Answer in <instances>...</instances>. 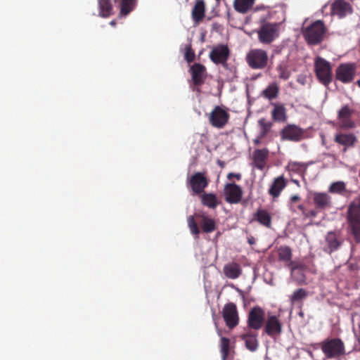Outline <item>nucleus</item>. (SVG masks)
Masks as SVG:
<instances>
[{
	"label": "nucleus",
	"mask_w": 360,
	"mask_h": 360,
	"mask_svg": "<svg viewBox=\"0 0 360 360\" xmlns=\"http://www.w3.org/2000/svg\"><path fill=\"white\" fill-rule=\"evenodd\" d=\"M326 31L323 22L318 20L303 30V36L308 44L317 45L323 40Z\"/></svg>",
	"instance_id": "1"
},
{
	"label": "nucleus",
	"mask_w": 360,
	"mask_h": 360,
	"mask_svg": "<svg viewBox=\"0 0 360 360\" xmlns=\"http://www.w3.org/2000/svg\"><path fill=\"white\" fill-rule=\"evenodd\" d=\"M321 349L328 359L337 358L345 354V344L340 338H327L321 342Z\"/></svg>",
	"instance_id": "2"
},
{
	"label": "nucleus",
	"mask_w": 360,
	"mask_h": 360,
	"mask_svg": "<svg viewBox=\"0 0 360 360\" xmlns=\"http://www.w3.org/2000/svg\"><path fill=\"white\" fill-rule=\"evenodd\" d=\"M245 60L249 67L252 70H262L268 65L269 56L266 51L254 49L249 51Z\"/></svg>",
	"instance_id": "3"
},
{
	"label": "nucleus",
	"mask_w": 360,
	"mask_h": 360,
	"mask_svg": "<svg viewBox=\"0 0 360 360\" xmlns=\"http://www.w3.org/2000/svg\"><path fill=\"white\" fill-rule=\"evenodd\" d=\"M280 24L265 22L257 31L259 41L269 44L279 36Z\"/></svg>",
	"instance_id": "4"
},
{
	"label": "nucleus",
	"mask_w": 360,
	"mask_h": 360,
	"mask_svg": "<svg viewBox=\"0 0 360 360\" xmlns=\"http://www.w3.org/2000/svg\"><path fill=\"white\" fill-rule=\"evenodd\" d=\"M316 75L319 82L325 86L332 81L331 66L329 62L321 57H317L314 62Z\"/></svg>",
	"instance_id": "5"
},
{
	"label": "nucleus",
	"mask_w": 360,
	"mask_h": 360,
	"mask_svg": "<svg viewBox=\"0 0 360 360\" xmlns=\"http://www.w3.org/2000/svg\"><path fill=\"white\" fill-rule=\"evenodd\" d=\"M222 317L226 326L233 329L239 323V315L237 306L233 302L226 303L222 309Z\"/></svg>",
	"instance_id": "6"
},
{
	"label": "nucleus",
	"mask_w": 360,
	"mask_h": 360,
	"mask_svg": "<svg viewBox=\"0 0 360 360\" xmlns=\"http://www.w3.org/2000/svg\"><path fill=\"white\" fill-rule=\"evenodd\" d=\"M356 75L354 63H342L336 69L335 78L344 84H348L354 80Z\"/></svg>",
	"instance_id": "7"
},
{
	"label": "nucleus",
	"mask_w": 360,
	"mask_h": 360,
	"mask_svg": "<svg viewBox=\"0 0 360 360\" xmlns=\"http://www.w3.org/2000/svg\"><path fill=\"white\" fill-rule=\"evenodd\" d=\"M209 56L214 64H221L226 68L228 66L227 60L230 56V50L226 45L220 44L212 49Z\"/></svg>",
	"instance_id": "8"
},
{
	"label": "nucleus",
	"mask_w": 360,
	"mask_h": 360,
	"mask_svg": "<svg viewBox=\"0 0 360 360\" xmlns=\"http://www.w3.org/2000/svg\"><path fill=\"white\" fill-rule=\"evenodd\" d=\"M354 110L348 105L342 106L338 112V127L343 129H350L355 127L356 124L352 119Z\"/></svg>",
	"instance_id": "9"
},
{
	"label": "nucleus",
	"mask_w": 360,
	"mask_h": 360,
	"mask_svg": "<svg viewBox=\"0 0 360 360\" xmlns=\"http://www.w3.org/2000/svg\"><path fill=\"white\" fill-rule=\"evenodd\" d=\"M229 117L230 115L229 112L217 105L211 112L209 121L214 127L221 129L227 124Z\"/></svg>",
	"instance_id": "10"
},
{
	"label": "nucleus",
	"mask_w": 360,
	"mask_h": 360,
	"mask_svg": "<svg viewBox=\"0 0 360 360\" xmlns=\"http://www.w3.org/2000/svg\"><path fill=\"white\" fill-rule=\"evenodd\" d=\"M264 311L260 307H254L248 314V327L255 330L260 329L264 324Z\"/></svg>",
	"instance_id": "11"
},
{
	"label": "nucleus",
	"mask_w": 360,
	"mask_h": 360,
	"mask_svg": "<svg viewBox=\"0 0 360 360\" xmlns=\"http://www.w3.org/2000/svg\"><path fill=\"white\" fill-rule=\"evenodd\" d=\"M208 185V179L202 172H196L191 176L188 186L195 194H201Z\"/></svg>",
	"instance_id": "12"
},
{
	"label": "nucleus",
	"mask_w": 360,
	"mask_h": 360,
	"mask_svg": "<svg viewBox=\"0 0 360 360\" xmlns=\"http://www.w3.org/2000/svg\"><path fill=\"white\" fill-rule=\"evenodd\" d=\"M283 325L278 317L269 316L264 325V332L270 337L274 338L282 333Z\"/></svg>",
	"instance_id": "13"
},
{
	"label": "nucleus",
	"mask_w": 360,
	"mask_h": 360,
	"mask_svg": "<svg viewBox=\"0 0 360 360\" xmlns=\"http://www.w3.org/2000/svg\"><path fill=\"white\" fill-rule=\"evenodd\" d=\"M190 72L194 86H200L205 83L207 77V70L205 65L200 63H194L190 68Z\"/></svg>",
	"instance_id": "14"
},
{
	"label": "nucleus",
	"mask_w": 360,
	"mask_h": 360,
	"mask_svg": "<svg viewBox=\"0 0 360 360\" xmlns=\"http://www.w3.org/2000/svg\"><path fill=\"white\" fill-rule=\"evenodd\" d=\"M224 192L226 200L229 203H238L242 198L243 191L239 186L234 183L227 184L225 186Z\"/></svg>",
	"instance_id": "15"
},
{
	"label": "nucleus",
	"mask_w": 360,
	"mask_h": 360,
	"mask_svg": "<svg viewBox=\"0 0 360 360\" xmlns=\"http://www.w3.org/2000/svg\"><path fill=\"white\" fill-rule=\"evenodd\" d=\"M303 134L301 128L294 124H288L282 129L281 136L283 139L298 141L302 139Z\"/></svg>",
	"instance_id": "16"
},
{
	"label": "nucleus",
	"mask_w": 360,
	"mask_h": 360,
	"mask_svg": "<svg viewBox=\"0 0 360 360\" xmlns=\"http://www.w3.org/2000/svg\"><path fill=\"white\" fill-rule=\"evenodd\" d=\"M347 214L348 219L352 225H360V196L351 202Z\"/></svg>",
	"instance_id": "17"
},
{
	"label": "nucleus",
	"mask_w": 360,
	"mask_h": 360,
	"mask_svg": "<svg viewBox=\"0 0 360 360\" xmlns=\"http://www.w3.org/2000/svg\"><path fill=\"white\" fill-rule=\"evenodd\" d=\"M334 141L344 146L342 151L345 153L348 148L353 147L357 141L356 137L353 134H336Z\"/></svg>",
	"instance_id": "18"
},
{
	"label": "nucleus",
	"mask_w": 360,
	"mask_h": 360,
	"mask_svg": "<svg viewBox=\"0 0 360 360\" xmlns=\"http://www.w3.org/2000/svg\"><path fill=\"white\" fill-rule=\"evenodd\" d=\"M331 13L342 18L348 13H352V8L349 3L344 0H336L331 5Z\"/></svg>",
	"instance_id": "19"
},
{
	"label": "nucleus",
	"mask_w": 360,
	"mask_h": 360,
	"mask_svg": "<svg viewBox=\"0 0 360 360\" xmlns=\"http://www.w3.org/2000/svg\"><path fill=\"white\" fill-rule=\"evenodd\" d=\"M205 16V4L203 0H196L191 11V18L195 25H198Z\"/></svg>",
	"instance_id": "20"
},
{
	"label": "nucleus",
	"mask_w": 360,
	"mask_h": 360,
	"mask_svg": "<svg viewBox=\"0 0 360 360\" xmlns=\"http://www.w3.org/2000/svg\"><path fill=\"white\" fill-rule=\"evenodd\" d=\"M269 150L266 148L256 149L253 153V161L255 166L263 170L266 165V160L268 158Z\"/></svg>",
	"instance_id": "21"
},
{
	"label": "nucleus",
	"mask_w": 360,
	"mask_h": 360,
	"mask_svg": "<svg viewBox=\"0 0 360 360\" xmlns=\"http://www.w3.org/2000/svg\"><path fill=\"white\" fill-rule=\"evenodd\" d=\"M313 200L317 209L324 210L331 207V198L327 193H315Z\"/></svg>",
	"instance_id": "22"
},
{
	"label": "nucleus",
	"mask_w": 360,
	"mask_h": 360,
	"mask_svg": "<svg viewBox=\"0 0 360 360\" xmlns=\"http://www.w3.org/2000/svg\"><path fill=\"white\" fill-rule=\"evenodd\" d=\"M115 4L120 8V15L126 16L136 8L137 0H114Z\"/></svg>",
	"instance_id": "23"
},
{
	"label": "nucleus",
	"mask_w": 360,
	"mask_h": 360,
	"mask_svg": "<svg viewBox=\"0 0 360 360\" xmlns=\"http://www.w3.org/2000/svg\"><path fill=\"white\" fill-rule=\"evenodd\" d=\"M271 117L274 122H285L287 120V110L283 104L274 103Z\"/></svg>",
	"instance_id": "24"
},
{
	"label": "nucleus",
	"mask_w": 360,
	"mask_h": 360,
	"mask_svg": "<svg viewBox=\"0 0 360 360\" xmlns=\"http://www.w3.org/2000/svg\"><path fill=\"white\" fill-rule=\"evenodd\" d=\"M327 246L324 248V251L329 254L337 250L341 245L342 241L338 240L335 233L329 232L326 237Z\"/></svg>",
	"instance_id": "25"
},
{
	"label": "nucleus",
	"mask_w": 360,
	"mask_h": 360,
	"mask_svg": "<svg viewBox=\"0 0 360 360\" xmlns=\"http://www.w3.org/2000/svg\"><path fill=\"white\" fill-rule=\"evenodd\" d=\"M286 186V181L283 176L276 178L269 189V193L274 198L279 196L281 191Z\"/></svg>",
	"instance_id": "26"
},
{
	"label": "nucleus",
	"mask_w": 360,
	"mask_h": 360,
	"mask_svg": "<svg viewBox=\"0 0 360 360\" xmlns=\"http://www.w3.org/2000/svg\"><path fill=\"white\" fill-rule=\"evenodd\" d=\"M224 273L227 278L236 279L241 274L242 269L238 264L232 262L224 266Z\"/></svg>",
	"instance_id": "27"
},
{
	"label": "nucleus",
	"mask_w": 360,
	"mask_h": 360,
	"mask_svg": "<svg viewBox=\"0 0 360 360\" xmlns=\"http://www.w3.org/2000/svg\"><path fill=\"white\" fill-rule=\"evenodd\" d=\"M98 9L99 15L102 18H108L114 13L110 0H98Z\"/></svg>",
	"instance_id": "28"
},
{
	"label": "nucleus",
	"mask_w": 360,
	"mask_h": 360,
	"mask_svg": "<svg viewBox=\"0 0 360 360\" xmlns=\"http://www.w3.org/2000/svg\"><path fill=\"white\" fill-rule=\"evenodd\" d=\"M278 260L284 262L287 266V264L292 262V253L291 248L286 245L280 246L278 249Z\"/></svg>",
	"instance_id": "29"
},
{
	"label": "nucleus",
	"mask_w": 360,
	"mask_h": 360,
	"mask_svg": "<svg viewBox=\"0 0 360 360\" xmlns=\"http://www.w3.org/2000/svg\"><path fill=\"white\" fill-rule=\"evenodd\" d=\"M253 219L262 225H270L271 216L270 213L264 209H259L254 214Z\"/></svg>",
	"instance_id": "30"
},
{
	"label": "nucleus",
	"mask_w": 360,
	"mask_h": 360,
	"mask_svg": "<svg viewBox=\"0 0 360 360\" xmlns=\"http://www.w3.org/2000/svg\"><path fill=\"white\" fill-rule=\"evenodd\" d=\"M241 339L245 341V347L250 351L254 352L258 347V341L256 338V335L250 333L243 334L240 336Z\"/></svg>",
	"instance_id": "31"
},
{
	"label": "nucleus",
	"mask_w": 360,
	"mask_h": 360,
	"mask_svg": "<svg viewBox=\"0 0 360 360\" xmlns=\"http://www.w3.org/2000/svg\"><path fill=\"white\" fill-rule=\"evenodd\" d=\"M255 0H235L234 8L239 13H247L253 6Z\"/></svg>",
	"instance_id": "32"
},
{
	"label": "nucleus",
	"mask_w": 360,
	"mask_h": 360,
	"mask_svg": "<svg viewBox=\"0 0 360 360\" xmlns=\"http://www.w3.org/2000/svg\"><path fill=\"white\" fill-rule=\"evenodd\" d=\"M279 87L276 83L269 84L262 91V96L269 100H272L278 96Z\"/></svg>",
	"instance_id": "33"
},
{
	"label": "nucleus",
	"mask_w": 360,
	"mask_h": 360,
	"mask_svg": "<svg viewBox=\"0 0 360 360\" xmlns=\"http://www.w3.org/2000/svg\"><path fill=\"white\" fill-rule=\"evenodd\" d=\"M201 200L204 205L210 208H215L219 204L217 196L212 193L202 194L201 195Z\"/></svg>",
	"instance_id": "34"
},
{
	"label": "nucleus",
	"mask_w": 360,
	"mask_h": 360,
	"mask_svg": "<svg viewBox=\"0 0 360 360\" xmlns=\"http://www.w3.org/2000/svg\"><path fill=\"white\" fill-rule=\"evenodd\" d=\"M308 296V292L303 288H299L293 292L290 297V300L292 304L296 303L302 304V300L306 299Z\"/></svg>",
	"instance_id": "35"
},
{
	"label": "nucleus",
	"mask_w": 360,
	"mask_h": 360,
	"mask_svg": "<svg viewBox=\"0 0 360 360\" xmlns=\"http://www.w3.org/2000/svg\"><path fill=\"white\" fill-rule=\"evenodd\" d=\"M230 351V340L228 338L222 337L220 342V352L222 360H226Z\"/></svg>",
	"instance_id": "36"
},
{
	"label": "nucleus",
	"mask_w": 360,
	"mask_h": 360,
	"mask_svg": "<svg viewBox=\"0 0 360 360\" xmlns=\"http://www.w3.org/2000/svg\"><path fill=\"white\" fill-rule=\"evenodd\" d=\"M258 123L261 128L259 138L262 139L267 135L272 126V124L270 122H267L264 118L260 119L258 121Z\"/></svg>",
	"instance_id": "37"
},
{
	"label": "nucleus",
	"mask_w": 360,
	"mask_h": 360,
	"mask_svg": "<svg viewBox=\"0 0 360 360\" xmlns=\"http://www.w3.org/2000/svg\"><path fill=\"white\" fill-rule=\"evenodd\" d=\"M190 228L191 233L195 236V238H198L201 231L205 233H211L215 230L216 226H190Z\"/></svg>",
	"instance_id": "38"
},
{
	"label": "nucleus",
	"mask_w": 360,
	"mask_h": 360,
	"mask_svg": "<svg viewBox=\"0 0 360 360\" xmlns=\"http://www.w3.org/2000/svg\"><path fill=\"white\" fill-rule=\"evenodd\" d=\"M287 266L289 267L292 272L295 271L297 269L300 270H305L309 269V264H306L304 261L300 262H292L290 264H287Z\"/></svg>",
	"instance_id": "39"
},
{
	"label": "nucleus",
	"mask_w": 360,
	"mask_h": 360,
	"mask_svg": "<svg viewBox=\"0 0 360 360\" xmlns=\"http://www.w3.org/2000/svg\"><path fill=\"white\" fill-rule=\"evenodd\" d=\"M345 189V185L343 182L338 181L333 183L329 187V191L331 193H340Z\"/></svg>",
	"instance_id": "40"
},
{
	"label": "nucleus",
	"mask_w": 360,
	"mask_h": 360,
	"mask_svg": "<svg viewBox=\"0 0 360 360\" xmlns=\"http://www.w3.org/2000/svg\"><path fill=\"white\" fill-rule=\"evenodd\" d=\"M185 60L188 63H191L195 60V54L194 51L192 49L191 45L187 46L185 50L184 54Z\"/></svg>",
	"instance_id": "41"
},
{
	"label": "nucleus",
	"mask_w": 360,
	"mask_h": 360,
	"mask_svg": "<svg viewBox=\"0 0 360 360\" xmlns=\"http://www.w3.org/2000/svg\"><path fill=\"white\" fill-rule=\"evenodd\" d=\"M288 167L290 171L297 173L302 172L304 169V165L297 162H290Z\"/></svg>",
	"instance_id": "42"
},
{
	"label": "nucleus",
	"mask_w": 360,
	"mask_h": 360,
	"mask_svg": "<svg viewBox=\"0 0 360 360\" xmlns=\"http://www.w3.org/2000/svg\"><path fill=\"white\" fill-rule=\"evenodd\" d=\"M278 71L279 72V77L281 79L286 80L289 78L290 73L283 66H281V65L278 66Z\"/></svg>",
	"instance_id": "43"
},
{
	"label": "nucleus",
	"mask_w": 360,
	"mask_h": 360,
	"mask_svg": "<svg viewBox=\"0 0 360 360\" xmlns=\"http://www.w3.org/2000/svg\"><path fill=\"white\" fill-rule=\"evenodd\" d=\"M350 232L354 235L356 242H360V226H350Z\"/></svg>",
	"instance_id": "44"
},
{
	"label": "nucleus",
	"mask_w": 360,
	"mask_h": 360,
	"mask_svg": "<svg viewBox=\"0 0 360 360\" xmlns=\"http://www.w3.org/2000/svg\"><path fill=\"white\" fill-rule=\"evenodd\" d=\"M246 233H247V239H248V243L250 245L255 244L256 239L255 238V237L253 236H252L251 234H249L248 232H246Z\"/></svg>",
	"instance_id": "45"
},
{
	"label": "nucleus",
	"mask_w": 360,
	"mask_h": 360,
	"mask_svg": "<svg viewBox=\"0 0 360 360\" xmlns=\"http://www.w3.org/2000/svg\"><path fill=\"white\" fill-rule=\"evenodd\" d=\"M233 177H235L238 180H240L241 179V175L240 174H235V173L228 174V175H227L228 179L231 180Z\"/></svg>",
	"instance_id": "46"
},
{
	"label": "nucleus",
	"mask_w": 360,
	"mask_h": 360,
	"mask_svg": "<svg viewBox=\"0 0 360 360\" xmlns=\"http://www.w3.org/2000/svg\"><path fill=\"white\" fill-rule=\"evenodd\" d=\"M302 261H304L306 264H309V269L314 266V263L311 258L305 257L304 259H302Z\"/></svg>",
	"instance_id": "47"
},
{
	"label": "nucleus",
	"mask_w": 360,
	"mask_h": 360,
	"mask_svg": "<svg viewBox=\"0 0 360 360\" xmlns=\"http://www.w3.org/2000/svg\"><path fill=\"white\" fill-rule=\"evenodd\" d=\"M188 225H198L193 216H190L188 221Z\"/></svg>",
	"instance_id": "48"
},
{
	"label": "nucleus",
	"mask_w": 360,
	"mask_h": 360,
	"mask_svg": "<svg viewBox=\"0 0 360 360\" xmlns=\"http://www.w3.org/2000/svg\"><path fill=\"white\" fill-rule=\"evenodd\" d=\"M290 200H291L292 202L295 203L300 200V197L297 195H295L291 196Z\"/></svg>",
	"instance_id": "49"
},
{
	"label": "nucleus",
	"mask_w": 360,
	"mask_h": 360,
	"mask_svg": "<svg viewBox=\"0 0 360 360\" xmlns=\"http://www.w3.org/2000/svg\"><path fill=\"white\" fill-rule=\"evenodd\" d=\"M202 225H206V226L214 225V222L212 219H206V220H205Z\"/></svg>",
	"instance_id": "50"
},
{
	"label": "nucleus",
	"mask_w": 360,
	"mask_h": 360,
	"mask_svg": "<svg viewBox=\"0 0 360 360\" xmlns=\"http://www.w3.org/2000/svg\"><path fill=\"white\" fill-rule=\"evenodd\" d=\"M297 280L298 281V282H299V283H300H300H304V280H305V276H304V275L302 273V274H300V278H297Z\"/></svg>",
	"instance_id": "51"
},
{
	"label": "nucleus",
	"mask_w": 360,
	"mask_h": 360,
	"mask_svg": "<svg viewBox=\"0 0 360 360\" xmlns=\"http://www.w3.org/2000/svg\"><path fill=\"white\" fill-rule=\"evenodd\" d=\"M110 24L112 25V26H115L116 25V22L115 20H112Z\"/></svg>",
	"instance_id": "52"
},
{
	"label": "nucleus",
	"mask_w": 360,
	"mask_h": 360,
	"mask_svg": "<svg viewBox=\"0 0 360 360\" xmlns=\"http://www.w3.org/2000/svg\"><path fill=\"white\" fill-rule=\"evenodd\" d=\"M298 314H299V316H300L301 317H303V316H304V312H303V311H300Z\"/></svg>",
	"instance_id": "53"
},
{
	"label": "nucleus",
	"mask_w": 360,
	"mask_h": 360,
	"mask_svg": "<svg viewBox=\"0 0 360 360\" xmlns=\"http://www.w3.org/2000/svg\"><path fill=\"white\" fill-rule=\"evenodd\" d=\"M357 84H358L359 86L360 87V79L357 81Z\"/></svg>",
	"instance_id": "54"
},
{
	"label": "nucleus",
	"mask_w": 360,
	"mask_h": 360,
	"mask_svg": "<svg viewBox=\"0 0 360 360\" xmlns=\"http://www.w3.org/2000/svg\"><path fill=\"white\" fill-rule=\"evenodd\" d=\"M218 334H219V335H221V331L219 330H218Z\"/></svg>",
	"instance_id": "55"
}]
</instances>
